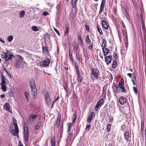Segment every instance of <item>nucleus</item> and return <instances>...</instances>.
Instances as JSON below:
<instances>
[{"mask_svg":"<svg viewBox=\"0 0 146 146\" xmlns=\"http://www.w3.org/2000/svg\"><path fill=\"white\" fill-rule=\"evenodd\" d=\"M99 71L97 68H93L92 69L91 73V78L92 80H96L98 79Z\"/></svg>","mask_w":146,"mask_h":146,"instance_id":"obj_1","label":"nucleus"},{"mask_svg":"<svg viewBox=\"0 0 146 146\" xmlns=\"http://www.w3.org/2000/svg\"><path fill=\"white\" fill-rule=\"evenodd\" d=\"M24 137L25 141L27 142L28 141L29 132L28 127L26 124H25L24 127Z\"/></svg>","mask_w":146,"mask_h":146,"instance_id":"obj_2","label":"nucleus"},{"mask_svg":"<svg viewBox=\"0 0 146 146\" xmlns=\"http://www.w3.org/2000/svg\"><path fill=\"white\" fill-rule=\"evenodd\" d=\"M50 62V60L48 58L40 62V66L41 67H45L48 66Z\"/></svg>","mask_w":146,"mask_h":146,"instance_id":"obj_3","label":"nucleus"},{"mask_svg":"<svg viewBox=\"0 0 146 146\" xmlns=\"http://www.w3.org/2000/svg\"><path fill=\"white\" fill-rule=\"evenodd\" d=\"M37 114H30L29 117L28 119V122L29 123H31L33 122L38 116Z\"/></svg>","mask_w":146,"mask_h":146,"instance_id":"obj_4","label":"nucleus"},{"mask_svg":"<svg viewBox=\"0 0 146 146\" xmlns=\"http://www.w3.org/2000/svg\"><path fill=\"white\" fill-rule=\"evenodd\" d=\"M122 78L121 79V80L119 83V87L121 89V92L123 93H125L126 92V90L125 88L123 86L124 85V81L123 79H122V81H121Z\"/></svg>","mask_w":146,"mask_h":146,"instance_id":"obj_5","label":"nucleus"},{"mask_svg":"<svg viewBox=\"0 0 146 146\" xmlns=\"http://www.w3.org/2000/svg\"><path fill=\"white\" fill-rule=\"evenodd\" d=\"M76 68L77 70V80L78 81V82L79 83V84H80L82 82V80L83 79V77L80 74L79 70V68H78V67H76Z\"/></svg>","mask_w":146,"mask_h":146,"instance_id":"obj_6","label":"nucleus"},{"mask_svg":"<svg viewBox=\"0 0 146 146\" xmlns=\"http://www.w3.org/2000/svg\"><path fill=\"white\" fill-rule=\"evenodd\" d=\"M45 100L47 105L50 106L51 105V102L48 93L47 92L44 95Z\"/></svg>","mask_w":146,"mask_h":146,"instance_id":"obj_7","label":"nucleus"},{"mask_svg":"<svg viewBox=\"0 0 146 146\" xmlns=\"http://www.w3.org/2000/svg\"><path fill=\"white\" fill-rule=\"evenodd\" d=\"M83 52L84 57L85 58L86 61H88L89 60V57L88 52L87 49L85 48H84L83 49Z\"/></svg>","mask_w":146,"mask_h":146,"instance_id":"obj_8","label":"nucleus"},{"mask_svg":"<svg viewBox=\"0 0 146 146\" xmlns=\"http://www.w3.org/2000/svg\"><path fill=\"white\" fill-rule=\"evenodd\" d=\"M7 54L6 61H8L10 59L11 60L12 58L14 57V55L11 53L9 51H7L6 52Z\"/></svg>","mask_w":146,"mask_h":146,"instance_id":"obj_9","label":"nucleus"},{"mask_svg":"<svg viewBox=\"0 0 146 146\" xmlns=\"http://www.w3.org/2000/svg\"><path fill=\"white\" fill-rule=\"evenodd\" d=\"M111 58L112 56L110 55H108L105 57V61L107 65H108L111 62Z\"/></svg>","mask_w":146,"mask_h":146,"instance_id":"obj_10","label":"nucleus"},{"mask_svg":"<svg viewBox=\"0 0 146 146\" xmlns=\"http://www.w3.org/2000/svg\"><path fill=\"white\" fill-rule=\"evenodd\" d=\"M104 102V100L103 99H100L98 102L97 103L96 105V107L95 108V110L96 111L98 110V109L99 108V106L101 104H102Z\"/></svg>","mask_w":146,"mask_h":146,"instance_id":"obj_11","label":"nucleus"},{"mask_svg":"<svg viewBox=\"0 0 146 146\" xmlns=\"http://www.w3.org/2000/svg\"><path fill=\"white\" fill-rule=\"evenodd\" d=\"M119 103L121 105H124L126 102V99L123 96H121L119 99Z\"/></svg>","mask_w":146,"mask_h":146,"instance_id":"obj_12","label":"nucleus"},{"mask_svg":"<svg viewBox=\"0 0 146 146\" xmlns=\"http://www.w3.org/2000/svg\"><path fill=\"white\" fill-rule=\"evenodd\" d=\"M15 129H12L11 131V132L12 134L14 136H17L18 135V133L19 132V130L18 127H15Z\"/></svg>","mask_w":146,"mask_h":146,"instance_id":"obj_13","label":"nucleus"},{"mask_svg":"<svg viewBox=\"0 0 146 146\" xmlns=\"http://www.w3.org/2000/svg\"><path fill=\"white\" fill-rule=\"evenodd\" d=\"M43 53L44 54L48 55V47L46 45L43 46L42 47Z\"/></svg>","mask_w":146,"mask_h":146,"instance_id":"obj_14","label":"nucleus"},{"mask_svg":"<svg viewBox=\"0 0 146 146\" xmlns=\"http://www.w3.org/2000/svg\"><path fill=\"white\" fill-rule=\"evenodd\" d=\"M93 115H94V116H95V114L94 112L92 111L88 116L87 120V122H88L90 123L91 121Z\"/></svg>","mask_w":146,"mask_h":146,"instance_id":"obj_15","label":"nucleus"},{"mask_svg":"<svg viewBox=\"0 0 146 146\" xmlns=\"http://www.w3.org/2000/svg\"><path fill=\"white\" fill-rule=\"evenodd\" d=\"M105 0H102V3L100 5V9L99 11V13L100 14L102 11L105 4Z\"/></svg>","mask_w":146,"mask_h":146,"instance_id":"obj_16","label":"nucleus"},{"mask_svg":"<svg viewBox=\"0 0 146 146\" xmlns=\"http://www.w3.org/2000/svg\"><path fill=\"white\" fill-rule=\"evenodd\" d=\"M4 109L9 112H11V111L10 110V105L8 103H6L4 105Z\"/></svg>","mask_w":146,"mask_h":146,"instance_id":"obj_17","label":"nucleus"},{"mask_svg":"<svg viewBox=\"0 0 146 146\" xmlns=\"http://www.w3.org/2000/svg\"><path fill=\"white\" fill-rule=\"evenodd\" d=\"M1 82L0 84V85H3L6 84V79L5 77L4 76L3 74L1 73Z\"/></svg>","mask_w":146,"mask_h":146,"instance_id":"obj_18","label":"nucleus"},{"mask_svg":"<svg viewBox=\"0 0 146 146\" xmlns=\"http://www.w3.org/2000/svg\"><path fill=\"white\" fill-rule=\"evenodd\" d=\"M60 120L61 116L59 115L58 117L56 123L55 125V127L58 128L59 127L60 123Z\"/></svg>","mask_w":146,"mask_h":146,"instance_id":"obj_19","label":"nucleus"},{"mask_svg":"<svg viewBox=\"0 0 146 146\" xmlns=\"http://www.w3.org/2000/svg\"><path fill=\"white\" fill-rule=\"evenodd\" d=\"M102 27L105 29H108L109 25L105 21L103 20L102 21Z\"/></svg>","mask_w":146,"mask_h":146,"instance_id":"obj_20","label":"nucleus"},{"mask_svg":"<svg viewBox=\"0 0 146 146\" xmlns=\"http://www.w3.org/2000/svg\"><path fill=\"white\" fill-rule=\"evenodd\" d=\"M124 138L127 140L129 139V132L128 131H126L124 133Z\"/></svg>","mask_w":146,"mask_h":146,"instance_id":"obj_21","label":"nucleus"},{"mask_svg":"<svg viewBox=\"0 0 146 146\" xmlns=\"http://www.w3.org/2000/svg\"><path fill=\"white\" fill-rule=\"evenodd\" d=\"M78 41L80 43L81 46L82 47L83 46L82 40V36L80 34V33H79L78 35Z\"/></svg>","mask_w":146,"mask_h":146,"instance_id":"obj_22","label":"nucleus"},{"mask_svg":"<svg viewBox=\"0 0 146 146\" xmlns=\"http://www.w3.org/2000/svg\"><path fill=\"white\" fill-rule=\"evenodd\" d=\"M31 92L33 95L35 96L37 94V90L35 88H31Z\"/></svg>","mask_w":146,"mask_h":146,"instance_id":"obj_23","label":"nucleus"},{"mask_svg":"<svg viewBox=\"0 0 146 146\" xmlns=\"http://www.w3.org/2000/svg\"><path fill=\"white\" fill-rule=\"evenodd\" d=\"M102 50H103L104 56H106L109 53V51L108 49L106 48H103Z\"/></svg>","mask_w":146,"mask_h":146,"instance_id":"obj_24","label":"nucleus"},{"mask_svg":"<svg viewBox=\"0 0 146 146\" xmlns=\"http://www.w3.org/2000/svg\"><path fill=\"white\" fill-rule=\"evenodd\" d=\"M41 123L42 122L41 121L38 122L37 124L35 126L34 129L35 130L38 129L41 125Z\"/></svg>","mask_w":146,"mask_h":146,"instance_id":"obj_25","label":"nucleus"},{"mask_svg":"<svg viewBox=\"0 0 146 146\" xmlns=\"http://www.w3.org/2000/svg\"><path fill=\"white\" fill-rule=\"evenodd\" d=\"M30 85L31 86V88L36 87L35 81L33 79H31V80L30 81Z\"/></svg>","mask_w":146,"mask_h":146,"instance_id":"obj_26","label":"nucleus"},{"mask_svg":"<svg viewBox=\"0 0 146 146\" xmlns=\"http://www.w3.org/2000/svg\"><path fill=\"white\" fill-rule=\"evenodd\" d=\"M21 64V61L18 60L16 62L15 64V66L17 68H19L20 67Z\"/></svg>","mask_w":146,"mask_h":146,"instance_id":"obj_27","label":"nucleus"},{"mask_svg":"<svg viewBox=\"0 0 146 146\" xmlns=\"http://www.w3.org/2000/svg\"><path fill=\"white\" fill-rule=\"evenodd\" d=\"M123 35L124 39H128L127 33L124 30H122Z\"/></svg>","mask_w":146,"mask_h":146,"instance_id":"obj_28","label":"nucleus"},{"mask_svg":"<svg viewBox=\"0 0 146 146\" xmlns=\"http://www.w3.org/2000/svg\"><path fill=\"white\" fill-rule=\"evenodd\" d=\"M107 41L104 39H103L102 40V47L103 48H105L106 46Z\"/></svg>","mask_w":146,"mask_h":146,"instance_id":"obj_29","label":"nucleus"},{"mask_svg":"<svg viewBox=\"0 0 146 146\" xmlns=\"http://www.w3.org/2000/svg\"><path fill=\"white\" fill-rule=\"evenodd\" d=\"M117 65V61L116 60H115L113 61L112 65V68L114 69L115 68Z\"/></svg>","mask_w":146,"mask_h":146,"instance_id":"obj_30","label":"nucleus"},{"mask_svg":"<svg viewBox=\"0 0 146 146\" xmlns=\"http://www.w3.org/2000/svg\"><path fill=\"white\" fill-rule=\"evenodd\" d=\"M77 0H72L71 4L73 8H75L76 7V3Z\"/></svg>","mask_w":146,"mask_h":146,"instance_id":"obj_31","label":"nucleus"},{"mask_svg":"<svg viewBox=\"0 0 146 146\" xmlns=\"http://www.w3.org/2000/svg\"><path fill=\"white\" fill-rule=\"evenodd\" d=\"M25 12L24 11H21L19 13L20 17L21 18L23 17L25 14Z\"/></svg>","mask_w":146,"mask_h":146,"instance_id":"obj_32","label":"nucleus"},{"mask_svg":"<svg viewBox=\"0 0 146 146\" xmlns=\"http://www.w3.org/2000/svg\"><path fill=\"white\" fill-rule=\"evenodd\" d=\"M12 119L13 121V124L14 125L15 127H18L17 125V123L16 120L15 119L14 117H13L12 118Z\"/></svg>","mask_w":146,"mask_h":146,"instance_id":"obj_33","label":"nucleus"},{"mask_svg":"<svg viewBox=\"0 0 146 146\" xmlns=\"http://www.w3.org/2000/svg\"><path fill=\"white\" fill-rule=\"evenodd\" d=\"M86 42L88 44V43L91 44V40L89 38V36L88 35H86Z\"/></svg>","mask_w":146,"mask_h":146,"instance_id":"obj_34","label":"nucleus"},{"mask_svg":"<svg viewBox=\"0 0 146 146\" xmlns=\"http://www.w3.org/2000/svg\"><path fill=\"white\" fill-rule=\"evenodd\" d=\"M66 31L64 33V35H66L68 33L70 29V27L68 26H66Z\"/></svg>","mask_w":146,"mask_h":146,"instance_id":"obj_35","label":"nucleus"},{"mask_svg":"<svg viewBox=\"0 0 146 146\" xmlns=\"http://www.w3.org/2000/svg\"><path fill=\"white\" fill-rule=\"evenodd\" d=\"M1 85V88L2 90L4 92H5L6 90V84Z\"/></svg>","mask_w":146,"mask_h":146,"instance_id":"obj_36","label":"nucleus"},{"mask_svg":"<svg viewBox=\"0 0 146 146\" xmlns=\"http://www.w3.org/2000/svg\"><path fill=\"white\" fill-rule=\"evenodd\" d=\"M3 70L6 72L7 74L9 76H10V78H11V77H12V76L10 74V72H9L8 71L5 67H3Z\"/></svg>","mask_w":146,"mask_h":146,"instance_id":"obj_37","label":"nucleus"},{"mask_svg":"<svg viewBox=\"0 0 146 146\" xmlns=\"http://www.w3.org/2000/svg\"><path fill=\"white\" fill-rule=\"evenodd\" d=\"M141 131H142L144 128V122L143 121H142L141 122Z\"/></svg>","mask_w":146,"mask_h":146,"instance_id":"obj_38","label":"nucleus"},{"mask_svg":"<svg viewBox=\"0 0 146 146\" xmlns=\"http://www.w3.org/2000/svg\"><path fill=\"white\" fill-rule=\"evenodd\" d=\"M124 42L125 43V46L126 48L127 49L128 46V39H124Z\"/></svg>","mask_w":146,"mask_h":146,"instance_id":"obj_39","label":"nucleus"},{"mask_svg":"<svg viewBox=\"0 0 146 146\" xmlns=\"http://www.w3.org/2000/svg\"><path fill=\"white\" fill-rule=\"evenodd\" d=\"M51 145L52 146H55V143L54 139H52L51 140Z\"/></svg>","mask_w":146,"mask_h":146,"instance_id":"obj_40","label":"nucleus"},{"mask_svg":"<svg viewBox=\"0 0 146 146\" xmlns=\"http://www.w3.org/2000/svg\"><path fill=\"white\" fill-rule=\"evenodd\" d=\"M97 28L98 32L100 33V34L101 35L103 34V32L101 29L100 27H99L98 25H97Z\"/></svg>","mask_w":146,"mask_h":146,"instance_id":"obj_41","label":"nucleus"},{"mask_svg":"<svg viewBox=\"0 0 146 146\" xmlns=\"http://www.w3.org/2000/svg\"><path fill=\"white\" fill-rule=\"evenodd\" d=\"M78 47V44H75V45L73 48L75 52L77 51Z\"/></svg>","mask_w":146,"mask_h":146,"instance_id":"obj_42","label":"nucleus"},{"mask_svg":"<svg viewBox=\"0 0 146 146\" xmlns=\"http://www.w3.org/2000/svg\"><path fill=\"white\" fill-rule=\"evenodd\" d=\"M13 36L11 35L9 36L7 38V40L9 42H11L13 40Z\"/></svg>","mask_w":146,"mask_h":146,"instance_id":"obj_43","label":"nucleus"},{"mask_svg":"<svg viewBox=\"0 0 146 146\" xmlns=\"http://www.w3.org/2000/svg\"><path fill=\"white\" fill-rule=\"evenodd\" d=\"M2 58L3 59H6L5 60H6L7 54L6 52L3 53L2 55Z\"/></svg>","mask_w":146,"mask_h":146,"instance_id":"obj_44","label":"nucleus"},{"mask_svg":"<svg viewBox=\"0 0 146 146\" xmlns=\"http://www.w3.org/2000/svg\"><path fill=\"white\" fill-rule=\"evenodd\" d=\"M111 125L110 124H109L107 125V131L108 132L109 131H110L111 130Z\"/></svg>","mask_w":146,"mask_h":146,"instance_id":"obj_45","label":"nucleus"},{"mask_svg":"<svg viewBox=\"0 0 146 146\" xmlns=\"http://www.w3.org/2000/svg\"><path fill=\"white\" fill-rule=\"evenodd\" d=\"M32 29L34 31H37L38 30L37 27L36 26H33L32 27Z\"/></svg>","mask_w":146,"mask_h":146,"instance_id":"obj_46","label":"nucleus"},{"mask_svg":"<svg viewBox=\"0 0 146 146\" xmlns=\"http://www.w3.org/2000/svg\"><path fill=\"white\" fill-rule=\"evenodd\" d=\"M71 123H70L68 124V130L67 132H68L70 131L71 128Z\"/></svg>","mask_w":146,"mask_h":146,"instance_id":"obj_47","label":"nucleus"},{"mask_svg":"<svg viewBox=\"0 0 146 146\" xmlns=\"http://www.w3.org/2000/svg\"><path fill=\"white\" fill-rule=\"evenodd\" d=\"M25 96L27 100V101H28V95L29 94L27 92L25 91Z\"/></svg>","mask_w":146,"mask_h":146,"instance_id":"obj_48","label":"nucleus"},{"mask_svg":"<svg viewBox=\"0 0 146 146\" xmlns=\"http://www.w3.org/2000/svg\"><path fill=\"white\" fill-rule=\"evenodd\" d=\"M76 60L79 61H80V56L77 53L76 54Z\"/></svg>","mask_w":146,"mask_h":146,"instance_id":"obj_49","label":"nucleus"},{"mask_svg":"<svg viewBox=\"0 0 146 146\" xmlns=\"http://www.w3.org/2000/svg\"><path fill=\"white\" fill-rule=\"evenodd\" d=\"M126 127V126L125 125H122L121 126V130L122 131H124L125 130Z\"/></svg>","mask_w":146,"mask_h":146,"instance_id":"obj_50","label":"nucleus"},{"mask_svg":"<svg viewBox=\"0 0 146 146\" xmlns=\"http://www.w3.org/2000/svg\"><path fill=\"white\" fill-rule=\"evenodd\" d=\"M113 56L115 59H116L117 57V54L114 52L113 53Z\"/></svg>","mask_w":146,"mask_h":146,"instance_id":"obj_51","label":"nucleus"},{"mask_svg":"<svg viewBox=\"0 0 146 146\" xmlns=\"http://www.w3.org/2000/svg\"><path fill=\"white\" fill-rule=\"evenodd\" d=\"M142 25V27L143 31L144 30V31H145V25L143 23H141Z\"/></svg>","mask_w":146,"mask_h":146,"instance_id":"obj_52","label":"nucleus"},{"mask_svg":"<svg viewBox=\"0 0 146 146\" xmlns=\"http://www.w3.org/2000/svg\"><path fill=\"white\" fill-rule=\"evenodd\" d=\"M133 90L134 91V92L135 93L137 94V88L133 86Z\"/></svg>","mask_w":146,"mask_h":146,"instance_id":"obj_53","label":"nucleus"},{"mask_svg":"<svg viewBox=\"0 0 146 146\" xmlns=\"http://www.w3.org/2000/svg\"><path fill=\"white\" fill-rule=\"evenodd\" d=\"M90 127H91V125H87L85 129L86 130V131H87V130H88L90 129Z\"/></svg>","mask_w":146,"mask_h":146,"instance_id":"obj_54","label":"nucleus"},{"mask_svg":"<svg viewBox=\"0 0 146 146\" xmlns=\"http://www.w3.org/2000/svg\"><path fill=\"white\" fill-rule=\"evenodd\" d=\"M63 126H61L60 127V135H61L62 133L63 132Z\"/></svg>","mask_w":146,"mask_h":146,"instance_id":"obj_55","label":"nucleus"},{"mask_svg":"<svg viewBox=\"0 0 146 146\" xmlns=\"http://www.w3.org/2000/svg\"><path fill=\"white\" fill-rule=\"evenodd\" d=\"M54 30L56 33L59 35H60V34L59 32L58 31V30L55 28H54Z\"/></svg>","mask_w":146,"mask_h":146,"instance_id":"obj_56","label":"nucleus"},{"mask_svg":"<svg viewBox=\"0 0 146 146\" xmlns=\"http://www.w3.org/2000/svg\"><path fill=\"white\" fill-rule=\"evenodd\" d=\"M48 14V13L46 11H44L43 13V15L44 16H46Z\"/></svg>","mask_w":146,"mask_h":146,"instance_id":"obj_57","label":"nucleus"},{"mask_svg":"<svg viewBox=\"0 0 146 146\" xmlns=\"http://www.w3.org/2000/svg\"><path fill=\"white\" fill-rule=\"evenodd\" d=\"M93 46L92 44L88 46V48L89 49L92 50L93 49Z\"/></svg>","mask_w":146,"mask_h":146,"instance_id":"obj_58","label":"nucleus"},{"mask_svg":"<svg viewBox=\"0 0 146 146\" xmlns=\"http://www.w3.org/2000/svg\"><path fill=\"white\" fill-rule=\"evenodd\" d=\"M125 15L127 19L129 20L130 19V17L128 13Z\"/></svg>","mask_w":146,"mask_h":146,"instance_id":"obj_59","label":"nucleus"},{"mask_svg":"<svg viewBox=\"0 0 146 146\" xmlns=\"http://www.w3.org/2000/svg\"><path fill=\"white\" fill-rule=\"evenodd\" d=\"M85 27L87 31L89 30V27L88 25H85Z\"/></svg>","mask_w":146,"mask_h":146,"instance_id":"obj_60","label":"nucleus"},{"mask_svg":"<svg viewBox=\"0 0 146 146\" xmlns=\"http://www.w3.org/2000/svg\"><path fill=\"white\" fill-rule=\"evenodd\" d=\"M9 95L11 97L13 95V92H10L9 93Z\"/></svg>","mask_w":146,"mask_h":146,"instance_id":"obj_61","label":"nucleus"},{"mask_svg":"<svg viewBox=\"0 0 146 146\" xmlns=\"http://www.w3.org/2000/svg\"><path fill=\"white\" fill-rule=\"evenodd\" d=\"M117 11V9L116 8H114L113 10V13L114 14H116V11Z\"/></svg>","mask_w":146,"mask_h":146,"instance_id":"obj_62","label":"nucleus"},{"mask_svg":"<svg viewBox=\"0 0 146 146\" xmlns=\"http://www.w3.org/2000/svg\"><path fill=\"white\" fill-rule=\"evenodd\" d=\"M132 1L133 5L135 6L136 4V3L135 1V0H132Z\"/></svg>","mask_w":146,"mask_h":146,"instance_id":"obj_63","label":"nucleus"},{"mask_svg":"<svg viewBox=\"0 0 146 146\" xmlns=\"http://www.w3.org/2000/svg\"><path fill=\"white\" fill-rule=\"evenodd\" d=\"M123 11V12L125 14V15L128 14L127 12L126 11L125 9H124Z\"/></svg>","mask_w":146,"mask_h":146,"instance_id":"obj_64","label":"nucleus"}]
</instances>
